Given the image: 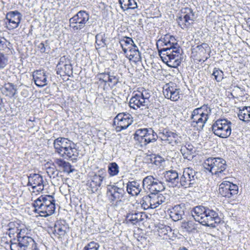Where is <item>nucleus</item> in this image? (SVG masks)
I'll return each instance as SVG.
<instances>
[{
    "label": "nucleus",
    "mask_w": 250,
    "mask_h": 250,
    "mask_svg": "<svg viewBox=\"0 0 250 250\" xmlns=\"http://www.w3.org/2000/svg\"><path fill=\"white\" fill-rule=\"evenodd\" d=\"M194 220L201 224L215 228L221 222V219L217 212L203 206H196L191 211Z\"/></svg>",
    "instance_id": "nucleus-2"
},
{
    "label": "nucleus",
    "mask_w": 250,
    "mask_h": 250,
    "mask_svg": "<svg viewBox=\"0 0 250 250\" xmlns=\"http://www.w3.org/2000/svg\"><path fill=\"white\" fill-rule=\"evenodd\" d=\"M157 136L158 138H160L162 141H164L165 143L173 145V143L177 144L179 142L178 135L176 133L167 129L159 132L158 134H157Z\"/></svg>",
    "instance_id": "nucleus-24"
},
{
    "label": "nucleus",
    "mask_w": 250,
    "mask_h": 250,
    "mask_svg": "<svg viewBox=\"0 0 250 250\" xmlns=\"http://www.w3.org/2000/svg\"><path fill=\"white\" fill-rule=\"evenodd\" d=\"M33 78L35 84L40 87L47 84V75L43 70H38L33 72Z\"/></svg>",
    "instance_id": "nucleus-26"
},
{
    "label": "nucleus",
    "mask_w": 250,
    "mask_h": 250,
    "mask_svg": "<svg viewBox=\"0 0 250 250\" xmlns=\"http://www.w3.org/2000/svg\"><path fill=\"white\" fill-rule=\"evenodd\" d=\"M134 139L140 146L143 147L151 142L156 141L158 136L151 128H141L136 130Z\"/></svg>",
    "instance_id": "nucleus-9"
},
{
    "label": "nucleus",
    "mask_w": 250,
    "mask_h": 250,
    "mask_svg": "<svg viewBox=\"0 0 250 250\" xmlns=\"http://www.w3.org/2000/svg\"><path fill=\"white\" fill-rule=\"evenodd\" d=\"M11 47V43L4 37L0 36V50H5L6 49H10Z\"/></svg>",
    "instance_id": "nucleus-43"
},
{
    "label": "nucleus",
    "mask_w": 250,
    "mask_h": 250,
    "mask_svg": "<svg viewBox=\"0 0 250 250\" xmlns=\"http://www.w3.org/2000/svg\"><path fill=\"white\" fill-rule=\"evenodd\" d=\"M68 229L67 225L62 224L61 222H57L53 228L50 229V232L58 238H61L65 235Z\"/></svg>",
    "instance_id": "nucleus-30"
},
{
    "label": "nucleus",
    "mask_w": 250,
    "mask_h": 250,
    "mask_svg": "<svg viewBox=\"0 0 250 250\" xmlns=\"http://www.w3.org/2000/svg\"><path fill=\"white\" fill-rule=\"evenodd\" d=\"M203 167L216 177L224 178L228 173L226 161L222 158H208L204 161Z\"/></svg>",
    "instance_id": "nucleus-5"
},
{
    "label": "nucleus",
    "mask_w": 250,
    "mask_h": 250,
    "mask_svg": "<svg viewBox=\"0 0 250 250\" xmlns=\"http://www.w3.org/2000/svg\"><path fill=\"white\" fill-rule=\"evenodd\" d=\"M55 152L65 159L76 160L79 154L76 145L66 138L59 137L53 143Z\"/></svg>",
    "instance_id": "nucleus-3"
},
{
    "label": "nucleus",
    "mask_w": 250,
    "mask_h": 250,
    "mask_svg": "<svg viewBox=\"0 0 250 250\" xmlns=\"http://www.w3.org/2000/svg\"><path fill=\"white\" fill-rule=\"evenodd\" d=\"M197 174L198 172L192 168H185L180 180V185L186 188L192 187L196 183Z\"/></svg>",
    "instance_id": "nucleus-17"
},
{
    "label": "nucleus",
    "mask_w": 250,
    "mask_h": 250,
    "mask_svg": "<svg viewBox=\"0 0 250 250\" xmlns=\"http://www.w3.org/2000/svg\"><path fill=\"white\" fill-rule=\"evenodd\" d=\"M56 164L64 172L70 173L74 171V169L72 168L70 164L61 159H57L55 160Z\"/></svg>",
    "instance_id": "nucleus-34"
},
{
    "label": "nucleus",
    "mask_w": 250,
    "mask_h": 250,
    "mask_svg": "<svg viewBox=\"0 0 250 250\" xmlns=\"http://www.w3.org/2000/svg\"><path fill=\"white\" fill-rule=\"evenodd\" d=\"M28 186L32 187L33 193L40 192L44 189V181L42 177L39 174H31L28 177Z\"/></svg>",
    "instance_id": "nucleus-22"
},
{
    "label": "nucleus",
    "mask_w": 250,
    "mask_h": 250,
    "mask_svg": "<svg viewBox=\"0 0 250 250\" xmlns=\"http://www.w3.org/2000/svg\"><path fill=\"white\" fill-rule=\"evenodd\" d=\"M197 228V224L192 221H188L187 222L185 228L187 229L188 231H192L195 230Z\"/></svg>",
    "instance_id": "nucleus-47"
},
{
    "label": "nucleus",
    "mask_w": 250,
    "mask_h": 250,
    "mask_svg": "<svg viewBox=\"0 0 250 250\" xmlns=\"http://www.w3.org/2000/svg\"><path fill=\"white\" fill-rule=\"evenodd\" d=\"M151 93L148 90L142 89L141 91H138L134 93L130 98L129 105L131 108L138 109L139 108L147 109L150 102V98Z\"/></svg>",
    "instance_id": "nucleus-8"
},
{
    "label": "nucleus",
    "mask_w": 250,
    "mask_h": 250,
    "mask_svg": "<svg viewBox=\"0 0 250 250\" xmlns=\"http://www.w3.org/2000/svg\"><path fill=\"white\" fill-rule=\"evenodd\" d=\"M185 149H186V148H184V149H181V152H182V151H183L184 150H185Z\"/></svg>",
    "instance_id": "nucleus-54"
},
{
    "label": "nucleus",
    "mask_w": 250,
    "mask_h": 250,
    "mask_svg": "<svg viewBox=\"0 0 250 250\" xmlns=\"http://www.w3.org/2000/svg\"><path fill=\"white\" fill-rule=\"evenodd\" d=\"M231 122L228 119H219L212 125V131L216 136L222 138H227L231 134Z\"/></svg>",
    "instance_id": "nucleus-10"
},
{
    "label": "nucleus",
    "mask_w": 250,
    "mask_h": 250,
    "mask_svg": "<svg viewBox=\"0 0 250 250\" xmlns=\"http://www.w3.org/2000/svg\"><path fill=\"white\" fill-rule=\"evenodd\" d=\"M161 229L163 230L162 232L164 233V234H167L169 231L170 232L171 231L170 227L168 226H163L161 228Z\"/></svg>",
    "instance_id": "nucleus-50"
},
{
    "label": "nucleus",
    "mask_w": 250,
    "mask_h": 250,
    "mask_svg": "<svg viewBox=\"0 0 250 250\" xmlns=\"http://www.w3.org/2000/svg\"><path fill=\"white\" fill-rule=\"evenodd\" d=\"M237 185L227 181H224L219 185V193L223 197L230 198L235 196L238 193Z\"/></svg>",
    "instance_id": "nucleus-18"
},
{
    "label": "nucleus",
    "mask_w": 250,
    "mask_h": 250,
    "mask_svg": "<svg viewBox=\"0 0 250 250\" xmlns=\"http://www.w3.org/2000/svg\"><path fill=\"white\" fill-rule=\"evenodd\" d=\"M166 202V197L162 194L150 193L144 196L141 201L142 207L144 209L155 208Z\"/></svg>",
    "instance_id": "nucleus-11"
},
{
    "label": "nucleus",
    "mask_w": 250,
    "mask_h": 250,
    "mask_svg": "<svg viewBox=\"0 0 250 250\" xmlns=\"http://www.w3.org/2000/svg\"><path fill=\"white\" fill-rule=\"evenodd\" d=\"M164 177L166 181L172 187L178 186L180 180L178 173L173 170L167 171L164 173Z\"/></svg>",
    "instance_id": "nucleus-31"
},
{
    "label": "nucleus",
    "mask_w": 250,
    "mask_h": 250,
    "mask_svg": "<svg viewBox=\"0 0 250 250\" xmlns=\"http://www.w3.org/2000/svg\"><path fill=\"white\" fill-rule=\"evenodd\" d=\"M47 172L48 175L50 176V177L51 178L52 176L53 177V178H55L54 175L55 174V171H54V168H49L47 170Z\"/></svg>",
    "instance_id": "nucleus-51"
},
{
    "label": "nucleus",
    "mask_w": 250,
    "mask_h": 250,
    "mask_svg": "<svg viewBox=\"0 0 250 250\" xmlns=\"http://www.w3.org/2000/svg\"><path fill=\"white\" fill-rule=\"evenodd\" d=\"M107 194L110 203L114 206H117L122 202L125 191L123 188L118 187L114 184L107 186Z\"/></svg>",
    "instance_id": "nucleus-14"
},
{
    "label": "nucleus",
    "mask_w": 250,
    "mask_h": 250,
    "mask_svg": "<svg viewBox=\"0 0 250 250\" xmlns=\"http://www.w3.org/2000/svg\"><path fill=\"white\" fill-rule=\"evenodd\" d=\"M166 46L162 49L158 48V53L162 61L169 67L176 68L181 63V48L177 43L175 38L169 34L165 35L158 40V44Z\"/></svg>",
    "instance_id": "nucleus-1"
},
{
    "label": "nucleus",
    "mask_w": 250,
    "mask_h": 250,
    "mask_svg": "<svg viewBox=\"0 0 250 250\" xmlns=\"http://www.w3.org/2000/svg\"><path fill=\"white\" fill-rule=\"evenodd\" d=\"M121 8L125 11L128 9H134L137 8V2L135 0H118Z\"/></svg>",
    "instance_id": "nucleus-35"
},
{
    "label": "nucleus",
    "mask_w": 250,
    "mask_h": 250,
    "mask_svg": "<svg viewBox=\"0 0 250 250\" xmlns=\"http://www.w3.org/2000/svg\"><path fill=\"white\" fill-rule=\"evenodd\" d=\"M70 62V61L69 59H68L67 57H66L65 56H63L60 59L59 62H58L57 65V68L61 67V66H63V65L65 64L66 63H69Z\"/></svg>",
    "instance_id": "nucleus-49"
},
{
    "label": "nucleus",
    "mask_w": 250,
    "mask_h": 250,
    "mask_svg": "<svg viewBox=\"0 0 250 250\" xmlns=\"http://www.w3.org/2000/svg\"><path fill=\"white\" fill-rule=\"evenodd\" d=\"M72 66L70 62L69 63H66V65L64 64L63 66H61L57 68V74L60 75H67L68 76H70L72 74Z\"/></svg>",
    "instance_id": "nucleus-36"
},
{
    "label": "nucleus",
    "mask_w": 250,
    "mask_h": 250,
    "mask_svg": "<svg viewBox=\"0 0 250 250\" xmlns=\"http://www.w3.org/2000/svg\"><path fill=\"white\" fill-rule=\"evenodd\" d=\"M89 18L90 15L88 12L84 10H81L69 19L70 27L74 31H80L88 22Z\"/></svg>",
    "instance_id": "nucleus-12"
},
{
    "label": "nucleus",
    "mask_w": 250,
    "mask_h": 250,
    "mask_svg": "<svg viewBox=\"0 0 250 250\" xmlns=\"http://www.w3.org/2000/svg\"><path fill=\"white\" fill-rule=\"evenodd\" d=\"M211 109L207 105L194 109L190 117L191 125L197 130L203 129L211 114Z\"/></svg>",
    "instance_id": "nucleus-6"
},
{
    "label": "nucleus",
    "mask_w": 250,
    "mask_h": 250,
    "mask_svg": "<svg viewBox=\"0 0 250 250\" xmlns=\"http://www.w3.org/2000/svg\"><path fill=\"white\" fill-rule=\"evenodd\" d=\"M105 176L106 171L104 168L100 169L91 176L87 185L92 192H95L98 190Z\"/></svg>",
    "instance_id": "nucleus-20"
},
{
    "label": "nucleus",
    "mask_w": 250,
    "mask_h": 250,
    "mask_svg": "<svg viewBox=\"0 0 250 250\" xmlns=\"http://www.w3.org/2000/svg\"><path fill=\"white\" fill-rule=\"evenodd\" d=\"M193 50L196 53L198 54L201 58H202L200 59V62L202 60H203V62H205L210 56V48L207 43H204L200 45H198L194 48Z\"/></svg>",
    "instance_id": "nucleus-28"
},
{
    "label": "nucleus",
    "mask_w": 250,
    "mask_h": 250,
    "mask_svg": "<svg viewBox=\"0 0 250 250\" xmlns=\"http://www.w3.org/2000/svg\"><path fill=\"white\" fill-rule=\"evenodd\" d=\"M195 19V13L193 10L189 7H185L181 9L177 22L183 29L186 30L191 27Z\"/></svg>",
    "instance_id": "nucleus-13"
},
{
    "label": "nucleus",
    "mask_w": 250,
    "mask_h": 250,
    "mask_svg": "<svg viewBox=\"0 0 250 250\" xmlns=\"http://www.w3.org/2000/svg\"><path fill=\"white\" fill-rule=\"evenodd\" d=\"M99 245L95 242H91L84 247L83 250H98Z\"/></svg>",
    "instance_id": "nucleus-46"
},
{
    "label": "nucleus",
    "mask_w": 250,
    "mask_h": 250,
    "mask_svg": "<svg viewBox=\"0 0 250 250\" xmlns=\"http://www.w3.org/2000/svg\"><path fill=\"white\" fill-rule=\"evenodd\" d=\"M186 209L184 204L175 205L170 211V216L173 220L177 221L183 218Z\"/></svg>",
    "instance_id": "nucleus-29"
},
{
    "label": "nucleus",
    "mask_w": 250,
    "mask_h": 250,
    "mask_svg": "<svg viewBox=\"0 0 250 250\" xmlns=\"http://www.w3.org/2000/svg\"><path fill=\"white\" fill-rule=\"evenodd\" d=\"M146 217V215L145 213L132 211L126 214L125 221L127 224L137 225L143 221Z\"/></svg>",
    "instance_id": "nucleus-25"
},
{
    "label": "nucleus",
    "mask_w": 250,
    "mask_h": 250,
    "mask_svg": "<svg viewBox=\"0 0 250 250\" xmlns=\"http://www.w3.org/2000/svg\"><path fill=\"white\" fill-rule=\"evenodd\" d=\"M128 48L126 53H125L126 57H128L130 60L135 62L141 61V53L139 51L138 47L135 44H133L131 46H129Z\"/></svg>",
    "instance_id": "nucleus-32"
},
{
    "label": "nucleus",
    "mask_w": 250,
    "mask_h": 250,
    "mask_svg": "<svg viewBox=\"0 0 250 250\" xmlns=\"http://www.w3.org/2000/svg\"><path fill=\"white\" fill-rule=\"evenodd\" d=\"M179 250H188L186 247H183L181 248H180Z\"/></svg>",
    "instance_id": "nucleus-52"
},
{
    "label": "nucleus",
    "mask_w": 250,
    "mask_h": 250,
    "mask_svg": "<svg viewBox=\"0 0 250 250\" xmlns=\"http://www.w3.org/2000/svg\"><path fill=\"white\" fill-rule=\"evenodd\" d=\"M108 172L111 176L117 175L119 172V167L116 163H111L108 166Z\"/></svg>",
    "instance_id": "nucleus-40"
},
{
    "label": "nucleus",
    "mask_w": 250,
    "mask_h": 250,
    "mask_svg": "<svg viewBox=\"0 0 250 250\" xmlns=\"http://www.w3.org/2000/svg\"><path fill=\"white\" fill-rule=\"evenodd\" d=\"M5 227L6 230V234L13 239L15 238V234H17V237L19 236L21 230L27 229L19 220L11 221Z\"/></svg>",
    "instance_id": "nucleus-23"
},
{
    "label": "nucleus",
    "mask_w": 250,
    "mask_h": 250,
    "mask_svg": "<svg viewBox=\"0 0 250 250\" xmlns=\"http://www.w3.org/2000/svg\"><path fill=\"white\" fill-rule=\"evenodd\" d=\"M132 115L128 113H119L114 119L113 125L117 132L126 129L133 123Z\"/></svg>",
    "instance_id": "nucleus-16"
},
{
    "label": "nucleus",
    "mask_w": 250,
    "mask_h": 250,
    "mask_svg": "<svg viewBox=\"0 0 250 250\" xmlns=\"http://www.w3.org/2000/svg\"><path fill=\"white\" fill-rule=\"evenodd\" d=\"M212 76L214 77V80L217 82H221L224 78V72L220 69L215 67L213 69Z\"/></svg>",
    "instance_id": "nucleus-41"
},
{
    "label": "nucleus",
    "mask_w": 250,
    "mask_h": 250,
    "mask_svg": "<svg viewBox=\"0 0 250 250\" xmlns=\"http://www.w3.org/2000/svg\"><path fill=\"white\" fill-rule=\"evenodd\" d=\"M8 64V58L3 53L0 52V69L4 68Z\"/></svg>",
    "instance_id": "nucleus-45"
},
{
    "label": "nucleus",
    "mask_w": 250,
    "mask_h": 250,
    "mask_svg": "<svg viewBox=\"0 0 250 250\" xmlns=\"http://www.w3.org/2000/svg\"><path fill=\"white\" fill-rule=\"evenodd\" d=\"M55 200L53 196L41 195L36 199L32 205L34 212L42 217H47L53 214L55 210Z\"/></svg>",
    "instance_id": "nucleus-4"
},
{
    "label": "nucleus",
    "mask_w": 250,
    "mask_h": 250,
    "mask_svg": "<svg viewBox=\"0 0 250 250\" xmlns=\"http://www.w3.org/2000/svg\"><path fill=\"white\" fill-rule=\"evenodd\" d=\"M151 161L155 165L160 166L162 165L164 162V159L160 156H156L153 159H151Z\"/></svg>",
    "instance_id": "nucleus-48"
},
{
    "label": "nucleus",
    "mask_w": 250,
    "mask_h": 250,
    "mask_svg": "<svg viewBox=\"0 0 250 250\" xmlns=\"http://www.w3.org/2000/svg\"><path fill=\"white\" fill-rule=\"evenodd\" d=\"M22 15L18 11H10L7 13L6 20V28L11 30L17 28L21 21Z\"/></svg>",
    "instance_id": "nucleus-21"
},
{
    "label": "nucleus",
    "mask_w": 250,
    "mask_h": 250,
    "mask_svg": "<svg viewBox=\"0 0 250 250\" xmlns=\"http://www.w3.org/2000/svg\"><path fill=\"white\" fill-rule=\"evenodd\" d=\"M120 43L124 53H126L127 51L129 49V46H131V45H133V44H135L133 40L131 38L126 36L123 37L120 40Z\"/></svg>",
    "instance_id": "nucleus-38"
},
{
    "label": "nucleus",
    "mask_w": 250,
    "mask_h": 250,
    "mask_svg": "<svg viewBox=\"0 0 250 250\" xmlns=\"http://www.w3.org/2000/svg\"><path fill=\"white\" fill-rule=\"evenodd\" d=\"M38 48L40 51L43 53H48L50 51V47L49 45L48 42L46 41L45 42H41L38 46Z\"/></svg>",
    "instance_id": "nucleus-44"
},
{
    "label": "nucleus",
    "mask_w": 250,
    "mask_h": 250,
    "mask_svg": "<svg viewBox=\"0 0 250 250\" xmlns=\"http://www.w3.org/2000/svg\"><path fill=\"white\" fill-rule=\"evenodd\" d=\"M106 39L104 34H99L96 36V43L98 46L104 47L106 46Z\"/></svg>",
    "instance_id": "nucleus-42"
},
{
    "label": "nucleus",
    "mask_w": 250,
    "mask_h": 250,
    "mask_svg": "<svg viewBox=\"0 0 250 250\" xmlns=\"http://www.w3.org/2000/svg\"><path fill=\"white\" fill-rule=\"evenodd\" d=\"M29 234L30 230L27 229L21 230L17 238L11 240V250H26L37 246L34 239L29 236Z\"/></svg>",
    "instance_id": "nucleus-7"
},
{
    "label": "nucleus",
    "mask_w": 250,
    "mask_h": 250,
    "mask_svg": "<svg viewBox=\"0 0 250 250\" xmlns=\"http://www.w3.org/2000/svg\"><path fill=\"white\" fill-rule=\"evenodd\" d=\"M141 184L140 181H129L126 186V190L128 193L132 196L143 195L144 192L142 189Z\"/></svg>",
    "instance_id": "nucleus-27"
},
{
    "label": "nucleus",
    "mask_w": 250,
    "mask_h": 250,
    "mask_svg": "<svg viewBox=\"0 0 250 250\" xmlns=\"http://www.w3.org/2000/svg\"><path fill=\"white\" fill-rule=\"evenodd\" d=\"M142 186L145 190H148L150 193H158L165 188L163 182L151 175L144 178Z\"/></svg>",
    "instance_id": "nucleus-15"
},
{
    "label": "nucleus",
    "mask_w": 250,
    "mask_h": 250,
    "mask_svg": "<svg viewBox=\"0 0 250 250\" xmlns=\"http://www.w3.org/2000/svg\"><path fill=\"white\" fill-rule=\"evenodd\" d=\"M1 91L5 96L12 97L16 94L17 89L13 84L7 83L2 86Z\"/></svg>",
    "instance_id": "nucleus-33"
},
{
    "label": "nucleus",
    "mask_w": 250,
    "mask_h": 250,
    "mask_svg": "<svg viewBox=\"0 0 250 250\" xmlns=\"http://www.w3.org/2000/svg\"><path fill=\"white\" fill-rule=\"evenodd\" d=\"M163 94L165 98L172 101H177L181 97V90L174 83H169L163 87Z\"/></svg>",
    "instance_id": "nucleus-19"
},
{
    "label": "nucleus",
    "mask_w": 250,
    "mask_h": 250,
    "mask_svg": "<svg viewBox=\"0 0 250 250\" xmlns=\"http://www.w3.org/2000/svg\"><path fill=\"white\" fill-rule=\"evenodd\" d=\"M238 116L239 119L245 122H250V117L248 106H244L239 110Z\"/></svg>",
    "instance_id": "nucleus-39"
},
{
    "label": "nucleus",
    "mask_w": 250,
    "mask_h": 250,
    "mask_svg": "<svg viewBox=\"0 0 250 250\" xmlns=\"http://www.w3.org/2000/svg\"><path fill=\"white\" fill-rule=\"evenodd\" d=\"M249 111L250 117V106H248Z\"/></svg>",
    "instance_id": "nucleus-53"
},
{
    "label": "nucleus",
    "mask_w": 250,
    "mask_h": 250,
    "mask_svg": "<svg viewBox=\"0 0 250 250\" xmlns=\"http://www.w3.org/2000/svg\"><path fill=\"white\" fill-rule=\"evenodd\" d=\"M101 75L103 76L104 79H105L104 81L108 82L109 85L111 86H115L119 82V78L117 75L115 76L109 73H103Z\"/></svg>",
    "instance_id": "nucleus-37"
}]
</instances>
